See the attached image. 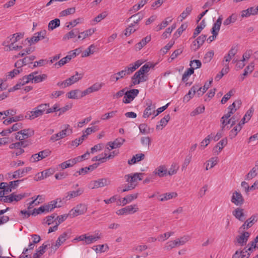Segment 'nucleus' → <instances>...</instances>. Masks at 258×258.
I'll list each match as a JSON object with an SVG mask.
<instances>
[{
    "label": "nucleus",
    "instance_id": "obj_1",
    "mask_svg": "<svg viewBox=\"0 0 258 258\" xmlns=\"http://www.w3.org/2000/svg\"><path fill=\"white\" fill-rule=\"evenodd\" d=\"M154 66L150 63H145L140 70L135 73L132 77V83L134 85L139 84L140 83L145 82L147 80L148 77L145 75L146 73L149 72L151 68Z\"/></svg>",
    "mask_w": 258,
    "mask_h": 258
},
{
    "label": "nucleus",
    "instance_id": "obj_2",
    "mask_svg": "<svg viewBox=\"0 0 258 258\" xmlns=\"http://www.w3.org/2000/svg\"><path fill=\"white\" fill-rule=\"evenodd\" d=\"M50 245V241H47L43 243L42 245L39 246L38 248L36 250L35 253L33 254L32 258H41V256L43 255L45 252V250L48 248ZM18 258H31L29 255H20Z\"/></svg>",
    "mask_w": 258,
    "mask_h": 258
},
{
    "label": "nucleus",
    "instance_id": "obj_3",
    "mask_svg": "<svg viewBox=\"0 0 258 258\" xmlns=\"http://www.w3.org/2000/svg\"><path fill=\"white\" fill-rule=\"evenodd\" d=\"M72 133V129L70 127V125L66 124L65 125L64 129L57 134L52 135L50 137V140L54 142L71 135Z\"/></svg>",
    "mask_w": 258,
    "mask_h": 258
},
{
    "label": "nucleus",
    "instance_id": "obj_4",
    "mask_svg": "<svg viewBox=\"0 0 258 258\" xmlns=\"http://www.w3.org/2000/svg\"><path fill=\"white\" fill-rule=\"evenodd\" d=\"M87 210V206L85 204H79L69 212V217L74 218L85 214Z\"/></svg>",
    "mask_w": 258,
    "mask_h": 258
},
{
    "label": "nucleus",
    "instance_id": "obj_5",
    "mask_svg": "<svg viewBox=\"0 0 258 258\" xmlns=\"http://www.w3.org/2000/svg\"><path fill=\"white\" fill-rule=\"evenodd\" d=\"M139 208L137 205H130L123 208H121L116 212L117 215H124L133 214L139 211Z\"/></svg>",
    "mask_w": 258,
    "mask_h": 258
},
{
    "label": "nucleus",
    "instance_id": "obj_6",
    "mask_svg": "<svg viewBox=\"0 0 258 258\" xmlns=\"http://www.w3.org/2000/svg\"><path fill=\"white\" fill-rule=\"evenodd\" d=\"M146 108L143 113V117L144 118H148L151 115L153 114L154 118V114L156 113L155 108L156 105L155 103H153L151 100L148 99L146 101Z\"/></svg>",
    "mask_w": 258,
    "mask_h": 258
},
{
    "label": "nucleus",
    "instance_id": "obj_7",
    "mask_svg": "<svg viewBox=\"0 0 258 258\" xmlns=\"http://www.w3.org/2000/svg\"><path fill=\"white\" fill-rule=\"evenodd\" d=\"M110 180L106 178H100L96 180H92L89 184V187L91 189L98 188L110 184Z\"/></svg>",
    "mask_w": 258,
    "mask_h": 258
},
{
    "label": "nucleus",
    "instance_id": "obj_8",
    "mask_svg": "<svg viewBox=\"0 0 258 258\" xmlns=\"http://www.w3.org/2000/svg\"><path fill=\"white\" fill-rule=\"evenodd\" d=\"M143 175V173H135L125 175L124 176V179L126 182L130 184L135 185L136 187L138 184V180H141L142 178L141 176Z\"/></svg>",
    "mask_w": 258,
    "mask_h": 258
},
{
    "label": "nucleus",
    "instance_id": "obj_9",
    "mask_svg": "<svg viewBox=\"0 0 258 258\" xmlns=\"http://www.w3.org/2000/svg\"><path fill=\"white\" fill-rule=\"evenodd\" d=\"M139 90L134 89L125 92L123 102L127 104L130 103L138 95Z\"/></svg>",
    "mask_w": 258,
    "mask_h": 258
},
{
    "label": "nucleus",
    "instance_id": "obj_10",
    "mask_svg": "<svg viewBox=\"0 0 258 258\" xmlns=\"http://www.w3.org/2000/svg\"><path fill=\"white\" fill-rule=\"evenodd\" d=\"M50 151L49 150H44L40 151L37 154H33L30 159V161L32 162H36L39 161L50 155Z\"/></svg>",
    "mask_w": 258,
    "mask_h": 258
},
{
    "label": "nucleus",
    "instance_id": "obj_11",
    "mask_svg": "<svg viewBox=\"0 0 258 258\" xmlns=\"http://www.w3.org/2000/svg\"><path fill=\"white\" fill-rule=\"evenodd\" d=\"M231 202L237 206H240L243 204L244 200L240 192L234 191L232 194Z\"/></svg>",
    "mask_w": 258,
    "mask_h": 258
},
{
    "label": "nucleus",
    "instance_id": "obj_12",
    "mask_svg": "<svg viewBox=\"0 0 258 258\" xmlns=\"http://www.w3.org/2000/svg\"><path fill=\"white\" fill-rule=\"evenodd\" d=\"M142 63L143 61L141 60H138L133 63H130L123 71L126 75H129L139 68Z\"/></svg>",
    "mask_w": 258,
    "mask_h": 258
},
{
    "label": "nucleus",
    "instance_id": "obj_13",
    "mask_svg": "<svg viewBox=\"0 0 258 258\" xmlns=\"http://www.w3.org/2000/svg\"><path fill=\"white\" fill-rule=\"evenodd\" d=\"M46 35V32L45 30L41 31L35 33L34 35L32 36L30 39L27 38L26 40H28L30 44H34L37 42L39 40L45 38Z\"/></svg>",
    "mask_w": 258,
    "mask_h": 258
},
{
    "label": "nucleus",
    "instance_id": "obj_14",
    "mask_svg": "<svg viewBox=\"0 0 258 258\" xmlns=\"http://www.w3.org/2000/svg\"><path fill=\"white\" fill-rule=\"evenodd\" d=\"M257 215H252L241 226L239 230L243 231L250 228L257 221Z\"/></svg>",
    "mask_w": 258,
    "mask_h": 258
},
{
    "label": "nucleus",
    "instance_id": "obj_15",
    "mask_svg": "<svg viewBox=\"0 0 258 258\" xmlns=\"http://www.w3.org/2000/svg\"><path fill=\"white\" fill-rule=\"evenodd\" d=\"M62 205L61 200L60 199H57L55 200L50 202L47 205H44L45 212H48L51 211L55 208L61 207Z\"/></svg>",
    "mask_w": 258,
    "mask_h": 258
},
{
    "label": "nucleus",
    "instance_id": "obj_16",
    "mask_svg": "<svg viewBox=\"0 0 258 258\" xmlns=\"http://www.w3.org/2000/svg\"><path fill=\"white\" fill-rule=\"evenodd\" d=\"M238 47L237 45L233 46L229 50L228 53L224 57L222 64L224 63H228L232 59V57L237 53Z\"/></svg>",
    "mask_w": 258,
    "mask_h": 258
},
{
    "label": "nucleus",
    "instance_id": "obj_17",
    "mask_svg": "<svg viewBox=\"0 0 258 258\" xmlns=\"http://www.w3.org/2000/svg\"><path fill=\"white\" fill-rule=\"evenodd\" d=\"M249 236L250 233L248 232H243L236 237V241L240 246H243L246 244Z\"/></svg>",
    "mask_w": 258,
    "mask_h": 258
},
{
    "label": "nucleus",
    "instance_id": "obj_18",
    "mask_svg": "<svg viewBox=\"0 0 258 258\" xmlns=\"http://www.w3.org/2000/svg\"><path fill=\"white\" fill-rule=\"evenodd\" d=\"M244 209L239 207L235 208L232 211V215L238 220L243 222L245 219Z\"/></svg>",
    "mask_w": 258,
    "mask_h": 258
},
{
    "label": "nucleus",
    "instance_id": "obj_19",
    "mask_svg": "<svg viewBox=\"0 0 258 258\" xmlns=\"http://www.w3.org/2000/svg\"><path fill=\"white\" fill-rule=\"evenodd\" d=\"M86 234V238L85 241V244L88 245L97 241L98 240L101 238L102 235L101 233H96L94 235H88Z\"/></svg>",
    "mask_w": 258,
    "mask_h": 258
},
{
    "label": "nucleus",
    "instance_id": "obj_20",
    "mask_svg": "<svg viewBox=\"0 0 258 258\" xmlns=\"http://www.w3.org/2000/svg\"><path fill=\"white\" fill-rule=\"evenodd\" d=\"M41 111L34 108L32 111H28L25 115V118L29 120H33L35 118L43 115Z\"/></svg>",
    "mask_w": 258,
    "mask_h": 258
},
{
    "label": "nucleus",
    "instance_id": "obj_21",
    "mask_svg": "<svg viewBox=\"0 0 258 258\" xmlns=\"http://www.w3.org/2000/svg\"><path fill=\"white\" fill-rule=\"evenodd\" d=\"M83 78V74H79L78 72H76L75 75L72 76L66 80V83L67 86H70L72 84L76 83Z\"/></svg>",
    "mask_w": 258,
    "mask_h": 258
},
{
    "label": "nucleus",
    "instance_id": "obj_22",
    "mask_svg": "<svg viewBox=\"0 0 258 258\" xmlns=\"http://www.w3.org/2000/svg\"><path fill=\"white\" fill-rule=\"evenodd\" d=\"M75 57V53H71V54L67 55L66 57L61 58L59 61L56 62L54 65L55 67H60L69 62L72 58Z\"/></svg>",
    "mask_w": 258,
    "mask_h": 258
},
{
    "label": "nucleus",
    "instance_id": "obj_23",
    "mask_svg": "<svg viewBox=\"0 0 258 258\" xmlns=\"http://www.w3.org/2000/svg\"><path fill=\"white\" fill-rule=\"evenodd\" d=\"M84 192L83 188H78L76 190H73L67 193V195L64 197V199L66 200H69L72 198L78 197L81 195Z\"/></svg>",
    "mask_w": 258,
    "mask_h": 258
},
{
    "label": "nucleus",
    "instance_id": "obj_24",
    "mask_svg": "<svg viewBox=\"0 0 258 258\" xmlns=\"http://www.w3.org/2000/svg\"><path fill=\"white\" fill-rule=\"evenodd\" d=\"M250 252L247 249L245 248L243 250L240 252L236 251L235 253L233 255L232 258H249L250 256Z\"/></svg>",
    "mask_w": 258,
    "mask_h": 258
},
{
    "label": "nucleus",
    "instance_id": "obj_25",
    "mask_svg": "<svg viewBox=\"0 0 258 258\" xmlns=\"http://www.w3.org/2000/svg\"><path fill=\"white\" fill-rule=\"evenodd\" d=\"M153 173L160 177H162L168 175L167 170L164 166H160L156 168Z\"/></svg>",
    "mask_w": 258,
    "mask_h": 258
},
{
    "label": "nucleus",
    "instance_id": "obj_26",
    "mask_svg": "<svg viewBox=\"0 0 258 258\" xmlns=\"http://www.w3.org/2000/svg\"><path fill=\"white\" fill-rule=\"evenodd\" d=\"M227 140L226 138L223 139L214 148L213 150L215 153L218 154L223 148L227 145Z\"/></svg>",
    "mask_w": 258,
    "mask_h": 258
},
{
    "label": "nucleus",
    "instance_id": "obj_27",
    "mask_svg": "<svg viewBox=\"0 0 258 258\" xmlns=\"http://www.w3.org/2000/svg\"><path fill=\"white\" fill-rule=\"evenodd\" d=\"M151 37L150 36H147L141 40L140 42L136 44L135 45V49L137 51L141 50L147 43L151 41Z\"/></svg>",
    "mask_w": 258,
    "mask_h": 258
},
{
    "label": "nucleus",
    "instance_id": "obj_28",
    "mask_svg": "<svg viewBox=\"0 0 258 258\" xmlns=\"http://www.w3.org/2000/svg\"><path fill=\"white\" fill-rule=\"evenodd\" d=\"M223 20V18L222 16L219 17L216 22L213 24V27L212 28V33H216L218 34L219 31L220 29V27L222 24V21Z\"/></svg>",
    "mask_w": 258,
    "mask_h": 258
},
{
    "label": "nucleus",
    "instance_id": "obj_29",
    "mask_svg": "<svg viewBox=\"0 0 258 258\" xmlns=\"http://www.w3.org/2000/svg\"><path fill=\"white\" fill-rule=\"evenodd\" d=\"M26 195L25 194H21L17 195L13 192L9 195V203H12L13 202H18L25 198Z\"/></svg>",
    "mask_w": 258,
    "mask_h": 258
},
{
    "label": "nucleus",
    "instance_id": "obj_30",
    "mask_svg": "<svg viewBox=\"0 0 258 258\" xmlns=\"http://www.w3.org/2000/svg\"><path fill=\"white\" fill-rule=\"evenodd\" d=\"M126 75L123 70L118 72L116 73L112 74L110 77V81L111 82H116L120 79L123 78Z\"/></svg>",
    "mask_w": 258,
    "mask_h": 258
},
{
    "label": "nucleus",
    "instance_id": "obj_31",
    "mask_svg": "<svg viewBox=\"0 0 258 258\" xmlns=\"http://www.w3.org/2000/svg\"><path fill=\"white\" fill-rule=\"evenodd\" d=\"M170 119V116L169 114L165 115L164 117L160 120L159 122V124H157L156 125V129L162 130L163 128L164 127L167 125Z\"/></svg>",
    "mask_w": 258,
    "mask_h": 258
},
{
    "label": "nucleus",
    "instance_id": "obj_32",
    "mask_svg": "<svg viewBox=\"0 0 258 258\" xmlns=\"http://www.w3.org/2000/svg\"><path fill=\"white\" fill-rule=\"evenodd\" d=\"M212 79L210 80L209 82H207L205 83L203 87H201L199 85V88L201 89L200 90H197V95L198 96H201L203 95V94L206 92V91L209 88V87L211 86V85L212 82Z\"/></svg>",
    "mask_w": 258,
    "mask_h": 258
},
{
    "label": "nucleus",
    "instance_id": "obj_33",
    "mask_svg": "<svg viewBox=\"0 0 258 258\" xmlns=\"http://www.w3.org/2000/svg\"><path fill=\"white\" fill-rule=\"evenodd\" d=\"M95 32V30L93 29H89L82 32L79 33L78 38L79 39L84 40L88 36H91Z\"/></svg>",
    "mask_w": 258,
    "mask_h": 258
},
{
    "label": "nucleus",
    "instance_id": "obj_34",
    "mask_svg": "<svg viewBox=\"0 0 258 258\" xmlns=\"http://www.w3.org/2000/svg\"><path fill=\"white\" fill-rule=\"evenodd\" d=\"M10 208L8 207L6 209L0 210V225H3L9 221V216L3 215Z\"/></svg>",
    "mask_w": 258,
    "mask_h": 258
},
{
    "label": "nucleus",
    "instance_id": "obj_35",
    "mask_svg": "<svg viewBox=\"0 0 258 258\" xmlns=\"http://www.w3.org/2000/svg\"><path fill=\"white\" fill-rule=\"evenodd\" d=\"M206 170H208L214 167L218 162V159L217 157H212L207 162Z\"/></svg>",
    "mask_w": 258,
    "mask_h": 258
},
{
    "label": "nucleus",
    "instance_id": "obj_36",
    "mask_svg": "<svg viewBox=\"0 0 258 258\" xmlns=\"http://www.w3.org/2000/svg\"><path fill=\"white\" fill-rule=\"evenodd\" d=\"M258 174V166L255 165L246 175V179L250 180L255 177Z\"/></svg>",
    "mask_w": 258,
    "mask_h": 258
},
{
    "label": "nucleus",
    "instance_id": "obj_37",
    "mask_svg": "<svg viewBox=\"0 0 258 258\" xmlns=\"http://www.w3.org/2000/svg\"><path fill=\"white\" fill-rule=\"evenodd\" d=\"M177 196V194L176 192H167L161 196L162 197L160 200L161 202H164L176 198Z\"/></svg>",
    "mask_w": 258,
    "mask_h": 258
},
{
    "label": "nucleus",
    "instance_id": "obj_38",
    "mask_svg": "<svg viewBox=\"0 0 258 258\" xmlns=\"http://www.w3.org/2000/svg\"><path fill=\"white\" fill-rule=\"evenodd\" d=\"M206 24L205 20H203L201 22L200 25H198L195 30L193 34L192 38H196L202 31V30L205 27Z\"/></svg>",
    "mask_w": 258,
    "mask_h": 258
},
{
    "label": "nucleus",
    "instance_id": "obj_39",
    "mask_svg": "<svg viewBox=\"0 0 258 258\" xmlns=\"http://www.w3.org/2000/svg\"><path fill=\"white\" fill-rule=\"evenodd\" d=\"M190 239V236L188 235H184L180 238L175 239L178 247L185 244Z\"/></svg>",
    "mask_w": 258,
    "mask_h": 258
},
{
    "label": "nucleus",
    "instance_id": "obj_40",
    "mask_svg": "<svg viewBox=\"0 0 258 258\" xmlns=\"http://www.w3.org/2000/svg\"><path fill=\"white\" fill-rule=\"evenodd\" d=\"M81 91L79 89H76L72 90L68 92L67 94V97L69 99H80V96H78L79 93H80Z\"/></svg>",
    "mask_w": 258,
    "mask_h": 258
},
{
    "label": "nucleus",
    "instance_id": "obj_41",
    "mask_svg": "<svg viewBox=\"0 0 258 258\" xmlns=\"http://www.w3.org/2000/svg\"><path fill=\"white\" fill-rule=\"evenodd\" d=\"M60 25L59 19L56 18L50 21L48 27L49 30H53Z\"/></svg>",
    "mask_w": 258,
    "mask_h": 258
},
{
    "label": "nucleus",
    "instance_id": "obj_42",
    "mask_svg": "<svg viewBox=\"0 0 258 258\" xmlns=\"http://www.w3.org/2000/svg\"><path fill=\"white\" fill-rule=\"evenodd\" d=\"M3 45H5L6 47L9 48L7 50H17L22 49L23 47L22 45H18L15 44V43L11 42L10 44L7 45L6 44V42H3Z\"/></svg>",
    "mask_w": 258,
    "mask_h": 258
},
{
    "label": "nucleus",
    "instance_id": "obj_43",
    "mask_svg": "<svg viewBox=\"0 0 258 258\" xmlns=\"http://www.w3.org/2000/svg\"><path fill=\"white\" fill-rule=\"evenodd\" d=\"M242 127L241 126V124H238L237 125L233 127V128L230 132L229 134V137L230 139H233L235 138L238 132L240 131L241 130Z\"/></svg>",
    "mask_w": 258,
    "mask_h": 258
},
{
    "label": "nucleus",
    "instance_id": "obj_44",
    "mask_svg": "<svg viewBox=\"0 0 258 258\" xmlns=\"http://www.w3.org/2000/svg\"><path fill=\"white\" fill-rule=\"evenodd\" d=\"M23 139H27L34 134V131L30 128L22 130L20 131Z\"/></svg>",
    "mask_w": 258,
    "mask_h": 258
},
{
    "label": "nucleus",
    "instance_id": "obj_45",
    "mask_svg": "<svg viewBox=\"0 0 258 258\" xmlns=\"http://www.w3.org/2000/svg\"><path fill=\"white\" fill-rule=\"evenodd\" d=\"M212 134L208 135L204 140L201 142L200 148L202 149H204L206 147H207L210 144L211 140H212Z\"/></svg>",
    "mask_w": 258,
    "mask_h": 258
},
{
    "label": "nucleus",
    "instance_id": "obj_46",
    "mask_svg": "<svg viewBox=\"0 0 258 258\" xmlns=\"http://www.w3.org/2000/svg\"><path fill=\"white\" fill-rule=\"evenodd\" d=\"M192 10V7L191 6L187 7L185 10L180 15V17L181 18V21H182L185 19L190 14Z\"/></svg>",
    "mask_w": 258,
    "mask_h": 258
},
{
    "label": "nucleus",
    "instance_id": "obj_47",
    "mask_svg": "<svg viewBox=\"0 0 258 258\" xmlns=\"http://www.w3.org/2000/svg\"><path fill=\"white\" fill-rule=\"evenodd\" d=\"M248 250L252 251L255 248H258V235L255 237L254 240L251 241L247 245Z\"/></svg>",
    "mask_w": 258,
    "mask_h": 258
},
{
    "label": "nucleus",
    "instance_id": "obj_48",
    "mask_svg": "<svg viewBox=\"0 0 258 258\" xmlns=\"http://www.w3.org/2000/svg\"><path fill=\"white\" fill-rule=\"evenodd\" d=\"M237 20V15L235 14H232L224 21V25H228L231 23H234Z\"/></svg>",
    "mask_w": 258,
    "mask_h": 258
},
{
    "label": "nucleus",
    "instance_id": "obj_49",
    "mask_svg": "<svg viewBox=\"0 0 258 258\" xmlns=\"http://www.w3.org/2000/svg\"><path fill=\"white\" fill-rule=\"evenodd\" d=\"M214 55V52L213 50H211L210 51L207 52L203 58L204 63H208L209 62L211 59H212L213 56Z\"/></svg>",
    "mask_w": 258,
    "mask_h": 258
},
{
    "label": "nucleus",
    "instance_id": "obj_50",
    "mask_svg": "<svg viewBox=\"0 0 258 258\" xmlns=\"http://www.w3.org/2000/svg\"><path fill=\"white\" fill-rule=\"evenodd\" d=\"M117 112V111L116 110H115V111H111L110 112L105 113L101 116V119L103 120L109 119L114 117L116 115Z\"/></svg>",
    "mask_w": 258,
    "mask_h": 258
},
{
    "label": "nucleus",
    "instance_id": "obj_51",
    "mask_svg": "<svg viewBox=\"0 0 258 258\" xmlns=\"http://www.w3.org/2000/svg\"><path fill=\"white\" fill-rule=\"evenodd\" d=\"M140 132L143 134H148L150 133V129L146 123H142L139 126Z\"/></svg>",
    "mask_w": 258,
    "mask_h": 258
},
{
    "label": "nucleus",
    "instance_id": "obj_52",
    "mask_svg": "<svg viewBox=\"0 0 258 258\" xmlns=\"http://www.w3.org/2000/svg\"><path fill=\"white\" fill-rule=\"evenodd\" d=\"M176 247H178V246L175 239L167 242L165 245L164 248L166 250H169Z\"/></svg>",
    "mask_w": 258,
    "mask_h": 258
},
{
    "label": "nucleus",
    "instance_id": "obj_53",
    "mask_svg": "<svg viewBox=\"0 0 258 258\" xmlns=\"http://www.w3.org/2000/svg\"><path fill=\"white\" fill-rule=\"evenodd\" d=\"M68 238V233L64 232L58 237L56 241V242L58 244L59 246H60Z\"/></svg>",
    "mask_w": 258,
    "mask_h": 258
},
{
    "label": "nucleus",
    "instance_id": "obj_54",
    "mask_svg": "<svg viewBox=\"0 0 258 258\" xmlns=\"http://www.w3.org/2000/svg\"><path fill=\"white\" fill-rule=\"evenodd\" d=\"M200 89H201L199 88V85H195L189 90L187 95L192 98L195 95L196 93H197V90Z\"/></svg>",
    "mask_w": 258,
    "mask_h": 258
},
{
    "label": "nucleus",
    "instance_id": "obj_55",
    "mask_svg": "<svg viewBox=\"0 0 258 258\" xmlns=\"http://www.w3.org/2000/svg\"><path fill=\"white\" fill-rule=\"evenodd\" d=\"M194 72L193 71V69L189 68L186 71L184 72V74L182 75V80L183 82H186L188 80L189 77L193 74Z\"/></svg>",
    "mask_w": 258,
    "mask_h": 258
},
{
    "label": "nucleus",
    "instance_id": "obj_56",
    "mask_svg": "<svg viewBox=\"0 0 258 258\" xmlns=\"http://www.w3.org/2000/svg\"><path fill=\"white\" fill-rule=\"evenodd\" d=\"M190 69H193L194 72L195 69L200 68L202 66V63L200 60L195 59L190 62Z\"/></svg>",
    "mask_w": 258,
    "mask_h": 258
},
{
    "label": "nucleus",
    "instance_id": "obj_57",
    "mask_svg": "<svg viewBox=\"0 0 258 258\" xmlns=\"http://www.w3.org/2000/svg\"><path fill=\"white\" fill-rule=\"evenodd\" d=\"M75 12V9L74 8H68L66 10L62 11L60 13V17H65L70 14H73Z\"/></svg>",
    "mask_w": 258,
    "mask_h": 258
},
{
    "label": "nucleus",
    "instance_id": "obj_58",
    "mask_svg": "<svg viewBox=\"0 0 258 258\" xmlns=\"http://www.w3.org/2000/svg\"><path fill=\"white\" fill-rule=\"evenodd\" d=\"M50 250L49 252V254H51L52 253H54L57 250V249L60 246L58 244H57L56 242H54L52 240L50 241Z\"/></svg>",
    "mask_w": 258,
    "mask_h": 258
},
{
    "label": "nucleus",
    "instance_id": "obj_59",
    "mask_svg": "<svg viewBox=\"0 0 258 258\" xmlns=\"http://www.w3.org/2000/svg\"><path fill=\"white\" fill-rule=\"evenodd\" d=\"M125 142V140L122 138L116 139L113 142H112L111 145H114L116 148H119Z\"/></svg>",
    "mask_w": 258,
    "mask_h": 258
},
{
    "label": "nucleus",
    "instance_id": "obj_60",
    "mask_svg": "<svg viewBox=\"0 0 258 258\" xmlns=\"http://www.w3.org/2000/svg\"><path fill=\"white\" fill-rule=\"evenodd\" d=\"M74 31L77 33H79V31L77 29L72 30L64 35L62 38L63 40H68L75 37L76 35Z\"/></svg>",
    "mask_w": 258,
    "mask_h": 258
},
{
    "label": "nucleus",
    "instance_id": "obj_61",
    "mask_svg": "<svg viewBox=\"0 0 258 258\" xmlns=\"http://www.w3.org/2000/svg\"><path fill=\"white\" fill-rule=\"evenodd\" d=\"M178 166L176 164H172L171 167L169 169L168 171H167V174L169 175H172L174 174H175L178 170Z\"/></svg>",
    "mask_w": 258,
    "mask_h": 258
},
{
    "label": "nucleus",
    "instance_id": "obj_62",
    "mask_svg": "<svg viewBox=\"0 0 258 258\" xmlns=\"http://www.w3.org/2000/svg\"><path fill=\"white\" fill-rule=\"evenodd\" d=\"M23 37V34L21 33L14 34L10 39L11 42L16 43Z\"/></svg>",
    "mask_w": 258,
    "mask_h": 258
},
{
    "label": "nucleus",
    "instance_id": "obj_63",
    "mask_svg": "<svg viewBox=\"0 0 258 258\" xmlns=\"http://www.w3.org/2000/svg\"><path fill=\"white\" fill-rule=\"evenodd\" d=\"M49 106V104L48 103H45L41 104L35 108V109H38L41 111V112H42L43 114H44V113L46 112L47 110V108H48Z\"/></svg>",
    "mask_w": 258,
    "mask_h": 258
},
{
    "label": "nucleus",
    "instance_id": "obj_64",
    "mask_svg": "<svg viewBox=\"0 0 258 258\" xmlns=\"http://www.w3.org/2000/svg\"><path fill=\"white\" fill-rule=\"evenodd\" d=\"M47 78V76L46 74H42L41 75L36 76L35 75L34 83H38L45 80Z\"/></svg>",
    "mask_w": 258,
    "mask_h": 258
}]
</instances>
